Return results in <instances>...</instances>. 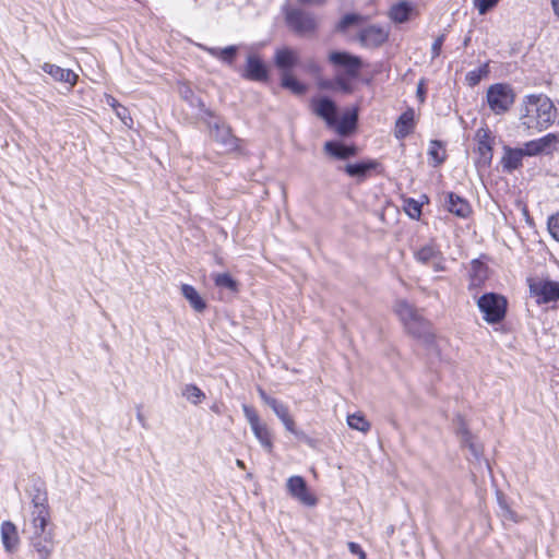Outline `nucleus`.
<instances>
[{
	"label": "nucleus",
	"mask_w": 559,
	"mask_h": 559,
	"mask_svg": "<svg viewBox=\"0 0 559 559\" xmlns=\"http://www.w3.org/2000/svg\"><path fill=\"white\" fill-rule=\"evenodd\" d=\"M476 140L480 163L489 165L492 159V146L489 130L485 128L478 129L476 132Z\"/></svg>",
	"instance_id": "16"
},
{
	"label": "nucleus",
	"mask_w": 559,
	"mask_h": 559,
	"mask_svg": "<svg viewBox=\"0 0 559 559\" xmlns=\"http://www.w3.org/2000/svg\"><path fill=\"white\" fill-rule=\"evenodd\" d=\"M358 21H359V16L358 15H356V14H346L345 16H343L340 20V22L337 23L336 28L338 31H341V32H344L348 27H350L352 25L357 24Z\"/></svg>",
	"instance_id": "42"
},
{
	"label": "nucleus",
	"mask_w": 559,
	"mask_h": 559,
	"mask_svg": "<svg viewBox=\"0 0 559 559\" xmlns=\"http://www.w3.org/2000/svg\"><path fill=\"white\" fill-rule=\"evenodd\" d=\"M138 419H139L140 421H142V420H143V416H142V414H141V413H138Z\"/></svg>",
	"instance_id": "59"
},
{
	"label": "nucleus",
	"mask_w": 559,
	"mask_h": 559,
	"mask_svg": "<svg viewBox=\"0 0 559 559\" xmlns=\"http://www.w3.org/2000/svg\"><path fill=\"white\" fill-rule=\"evenodd\" d=\"M287 431L292 433H297L295 421L290 415L285 416L284 418L280 419Z\"/></svg>",
	"instance_id": "50"
},
{
	"label": "nucleus",
	"mask_w": 559,
	"mask_h": 559,
	"mask_svg": "<svg viewBox=\"0 0 559 559\" xmlns=\"http://www.w3.org/2000/svg\"><path fill=\"white\" fill-rule=\"evenodd\" d=\"M551 5L555 14L559 16V0H551Z\"/></svg>",
	"instance_id": "55"
},
{
	"label": "nucleus",
	"mask_w": 559,
	"mask_h": 559,
	"mask_svg": "<svg viewBox=\"0 0 559 559\" xmlns=\"http://www.w3.org/2000/svg\"><path fill=\"white\" fill-rule=\"evenodd\" d=\"M526 156L524 147L512 148L510 146L503 147V155L501 157V166L503 171L512 173L522 167V159Z\"/></svg>",
	"instance_id": "15"
},
{
	"label": "nucleus",
	"mask_w": 559,
	"mask_h": 559,
	"mask_svg": "<svg viewBox=\"0 0 559 559\" xmlns=\"http://www.w3.org/2000/svg\"><path fill=\"white\" fill-rule=\"evenodd\" d=\"M41 69L45 73L49 74L55 81L68 83L70 86H73L76 83L78 75L69 69H63L59 66L49 62H45L41 66Z\"/></svg>",
	"instance_id": "18"
},
{
	"label": "nucleus",
	"mask_w": 559,
	"mask_h": 559,
	"mask_svg": "<svg viewBox=\"0 0 559 559\" xmlns=\"http://www.w3.org/2000/svg\"><path fill=\"white\" fill-rule=\"evenodd\" d=\"M557 109L549 97L532 94L524 97L520 107V123L531 133L548 129L556 120Z\"/></svg>",
	"instance_id": "2"
},
{
	"label": "nucleus",
	"mask_w": 559,
	"mask_h": 559,
	"mask_svg": "<svg viewBox=\"0 0 559 559\" xmlns=\"http://www.w3.org/2000/svg\"><path fill=\"white\" fill-rule=\"evenodd\" d=\"M377 165L378 164L374 160H367L357 164H347L344 167V170L349 177L362 180L377 167Z\"/></svg>",
	"instance_id": "23"
},
{
	"label": "nucleus",
	"mask_w": 559,
	"mask_h": 559,
	"mask_svg": "<svg viewBox=\"0 0 559 559\" xmlns=\"http://www.w3.org/2000/svg\"><path fill=\"white\" fill-rule=\"evenodd\" d=\"M210 135L225 152H235L239 148V139L236 138L228 126L215 121L210 123Z\"/></svg>",
	"instance_id": "11"
},
{
	"label": "nucleus",
	"mask_w": 559,
	"mask_h": 559,
	"mask_svg": "<svg viewBox=\"0 0 559 559\" xmlns=\"http://www.w3.org/2000/svg\"><path fill=\"white\" fill-rule=\"evenodd\" d=\"M485 74H486V69L479 68V69L473 70V71H469L466 74V80L471 86H475L480 82L483 75H485Z\"/></svg>",
	"instance_id": "44"
},
{
	"label": "nucleus",
	"mask_w": 559,
	"mask_h": 559,
	"mask_svg": "<svg viewBox=\"0 0 559 559\" xmlns=\"http://www.w3.org/2000/svg\"><path fill=\"white\" fill-rule=\"evenodd\" d=\"M298 2L302 5L321 7L326 2V0H298Z\"/></svg>",
	"instance_id": "52"
},
{
	"label": "nucleus",
	"mask_w": 559,
	"mask_h": 559,
	"mask_svg": "<svg viewBox=\"0 0 559 559\" xmlns=\"http://www.w3.org/2000/svg\"><path fill=\"white\" fill-rule=\"evenodd\" d=\"M412 7L406 2L393 5L390 10V17L397 23H403L408 19Z\"/></svg>",
	"instance_id": "37"
},
{
	"label": "nucleus",
	"mask_w": 559,
	"mask_h": 559,
	"mask_svg": "<svg viewBox=\"0 0 559 559\" xmlns=\"http://www.w3.org/2000/svg\"><path fill=\"white\" fill-rule=\"evenodd\" d=\"M298 52L287 47L277 49L274 56V62L282 72H290V70L298 63Z\"/></svg>",
	"instance_id": "19"
},
{
	"label": "nucleus",
	"mask_w": 559,
	"mask_h": 559,
	"mask_svg": "<svg viewBox=\"0 0 559 559\" xmlns=\"http://www.w3.org/2000/svg\"><path fill=\"white\" fill-rule=\"evenodd\" d=\"M324 152L337 159H347L355 156L357 151L355 146L345 145L338 141H329L324 144Z\"/></svg>",
	"instance_id": "21"
},
{
	"label": "nucleus",
	"mask_w": 559,
	"mask_h": 559,
	"mask_svg": "<svg viewBox=\"0 0 559 559\" xmlns=\"http://www.w3.org/2000/svg\"><path fill=\"white\" fill-rule=\"evenodd\" d=\"M272 403H273V406L271 408L273 409V412L280 419L289 415L288 407L286 405H284L283 403L278 402V401L272 402Z\"/></svg>",
	"instance_id": "46"
},
{
	"label": "nucleus",
	"mask_w": 559,
	"mask_h": 559,
	"mask_svg": "<svg viewBox=\"0 0 559 559\" xmlns=\"http://www.w3.org/2000/svg\"><path fill=\"white\" fill-rule=\"evenodd\" d=\"M404 210L413 219H418L421 215V204L414 199H406L404 201Z\"/></svg>",
	"instance_id": "39"
},
{
	"label": "nucleus",
	"mask_w": 559,
	"mask_h": 559,
	"mask_svg": "<svg viewBox=\"0 0 559 559\" xmlns=\"http://www.w3.org/2000/svg\"><path fill=\"white\" fill-rule=\"evenodd\" d=\"M447 206L449 212L457 215L459 217H466L471 211L469 204L454 193H448Z\"/></svg>",
	"instance_id": "29"
},
{
	"label": "nucleus",
	"mask_w": 559,
	"mask_h": 559,
	"mask_svg": "<svg viewBox=\"0 0 559 559\" xmlns=\"http://www.w3.org/2000/svg\"><path fill=\"white\" fill-rule=\"evenodd\" d=\"M394 309L405 329L419 316V312L405 300H399Z\"/></svg>",
	"instance_id": "27"
},
{
	"label": "nucleus",
	"mask_w": 559,
	"mask_h": 559,
	"mask_svg": "<svg viewBox=\"0 0 559 559\" xmlns=\"http://www.w3.org/2000/svg\"><path fill=\"white\" fill-rule=\"evenodd\" d=\"M181 294L188 300L193 310L197 312H202L205 310L206 302L193 286L189 284H182Z\"/></svg>",
	"instance_id": "24"
},
{
	"label": "nucleus",
	"mask_w": 559,
	"mask_h": 559,
	"mask_svg": "<svg viewBox=\"0 0 559 559\" xmlns=\"http://www.w3.org/2000/svg\"><path fill=\"white\" fill-rule=\"evenodd\" d=\"M348 546V550L353 554V555H356L358 556L359 559H366V552L362 550V548L360 547V545H358L357 543H354V542H349L347 544Z\"/></svg>",
	"instance_id": "47"
},
{
	"label": "nucleus",
	"mask_w": 559,
	"mask_h": 559,
	"mask_svg": "<svg viewBox=\"0 0 559 559\" xmlns=\"http://www.w3.org/2000/svg\"><path fill=\"white\" fill-rule=\"evenodd\" d=\"M329 61L335 68L343 70L349 78H356L362 67V61L359 57L346 51L330 52Z\"/></svg>",
	"instance_id": "9"
},
{
	"label": "nucleus",
	"mask_w": 559,
	"mask_h": 559,
	"mask_svg": "<svg viewBox=\"0 0 559 559\" xmlns=\"http://www.w3.org/2000/svg\"><path fill=\"white\" fill-rule=\"evenodd\" d=\"M335 84L343 93L350 94L353 92L350 83L342 75L336 76Z\"/></svg>",
	"instance_id": "45"
},
{
	"label": "nucleus",
	"mask_w": 559,
	"mask_h": 559,
	"mask_svg": "<svg viewBox=\"0 0 559 559\" xmlns=\"http://www.w3.org/2000/svg\"><path fill=\"white\" fill-rule=\"evenodd\" d=\"M487 103L496 115L507 112L514 103V92L508 84L497 83L487 91Z\"/></svg>",
	"instance_id": "4"
},
{
	"label": "nucleus",
	"mask_w": 559,
	"mask_h": 559,
	"mask_svg": "<svg viewBox=\"0 0 559 559\" xmlns=\"http://www.w3.org/2000/svg\"><path fill=\"white\" fill-rule=\"evenodd\" d=\"M287 431L292 433H297L295 421L290 415L285 416L284 418L280 419Z\"/></svg>",
	"instance_id": "49"
},
{
	"label": "nucleus",
	"mask_w": 559,
	"mask_h": 559,
	"mask_svg": "<svg viewBox=\"0 0 559 559\" xmlns=\"http://www.w3.org/2000/svg\"><path fill=\"white\" fill-rule=\"evenodd\" d=\"M414 111L407 110L403 112L395 124V136L397 139L406 138L413 130Z\"/></svg>",
	"instance_id": "28"
},
{
	"label": "nucleus",
	"mask_w": 559,
	"mask_h": 559,
	"mask_svg": "<svg viewBox=\"0 0 559 559\" xmlns=\"http://www.w3.org/2000/svg\"><path fill=\"white\" fill-rule=\"evenodd\" d=\"M500 0H473L475 9L480 15L486 14L489 10L495 8Z\"/></svg>",
	"instance_id": "40"
},
{
	"label": "nucleus",
	"mask_w": 559,
	"mask_h": 559,
	"mask_svg": "<svg viewBox=\"0 0 559 559\" xmlns=\"http://www.w3.org/2000/svg\"><path fill=\"white\" fill-rule=\"evenodd\" d=\"M394 309L405 329L419 316V312L405 300H399Z\"/></svg>",
	"instance_id": "26"
},
{
	"label": "nucleus",
	"mask_w": 559,
	"mask_h": 559,
	"mask_svg": "<svg viewBox=\"0 0 559 559\" xmlns=\"http://www.w3.org/2000/svg\"><path fill=\"white\" fill-rule=\"evenodd\" d=\"M115 111H116V115L119 118L123 119L124 112H126V108L124 107L120 106V108L115 109Z\"/></svg>",
	"instance_id": "56"
},
{
	"label": "nucleus",
	"mask_w": 559,
	"mask_h": 559,
	"mask_svg": "<svg viewBox=\"0 0 559 559\" xmlns=\"http://www.w3.org/2000/svg\"><path fill=\"white\" fill-rule=\"evenodd\" d=\"M530 292L538 304L559 300V282L550 280H530Z\"/></svg>",
	"instance_id": "8"
},
{
	"label": "nucleus",
	"mask_w": 559,
	"mask_h": 559,
	"mask_svg": "<svg viewBox=\"0 0 559 559\" xmlns=\"http://www.w3.org/2000/svg\"><path fill=\"white\" fill-rule=\"evenodd\" d=\"M287 492L301 504L314 507L318 502L316 496L309 490L301 476H290L286 481Z\"/></svg>",
	"instance_id": "10"
},
{
	"label": "nucleus",
	"mask_w": 559,
	"mask_h": 559,
	"mask_svg": "<svg viewBox=\"0 0 559 559\" xmlns=\"http://www.w3.org/2000/svg\"><path fill=\"white\" fill-rule=\"evenodd\" d=\"M286 22L292 29L300 35L314 32L319 24L318 17L313 13L292 8L286 10Z\"/></svg>",
	"instance_id": "7"
},
{
	"label": "nucleus",
	"mask_w": 559,
	"mask_h": 559,
	"mask_svg": "<svg viewBox=\"0 0 559 559\" xmlns=\"http://www.w3.org/2000/svg\"><path fill=\"white\" fill-rule=\"evenodd\" d=\"M443 41H444V35H441L436 38V40L433 41V44L431 46L432 58H436L440 55Z\"/></svg>",
	"instance_id": "48"
},
{
	"label": "nucleus",
	"mask_w": 559,
	"mask_h": 559,
	"mask_svg": "<svg viewBox=\"0 0 559 559\" xmlns=\"http://www.w3.org/2000/svg\"><path fill=\"white\" fill-rule=\"evenodd\" d=\"M413 255L418 263L430 266L435 272L445 271V258L435 240L415 248Z\"/></svg>",
	"instance_id": "5"
},
{
	"label": "nucleus",
	"mask_w": 559,
	"mask_h": 559,
	"mask_svg": "<svg viewBox=\"0 0 559 559\" xmlns=\"http://www.w3.org/2000/svg\"><path fill=\"white\" fill-rule=\"evenodd\" d=\"M313 110L319 117L324 119L330 127L336 124V106L331 99L322 97L314 100Z\"/></svg>",
	"instance_id": "17"
},
{
	"label": "nucleus",
	"mask_w": 559,
	"mask_h": 559,
	"mask_svg": "<svg viewBox=\"0 0 559 559\" xmlns=\"http://www.w3.org/2000/svg\"><path fill=\"white\" fill-rule=\"evenodd\" d=\"M182 395L193 405H199L206 399L205 393L194 384H186Z\"/></svg>",
	"instance_id": "36"
},
{
	"label": "nucleus",
	"mask_w": 559,
	"mask_h": 559,
	"mask_svg": "<svg viewBox=\"0 0 559 559\" xmlns=\"http://www.w3.org/2000/svg\"><path fill=\"white\" fill-rule=\"evenodd\" d=\"M487 278V267L479 261L472 262L469 287H478Z\"/></svg>",
	"instance_id": "32"
},
{
	"label": "nucleus",
	"mask_w": 559,
	"mask_h": 559,
	"mask_svg": "<svg viewBox=\"0 0 559 559\" xmlns=\"http://www.w3.org/2000/svg\"><path fill=\"white\" fill-rule=\"evenodd\" d=\"M246 78L253 81H264L267 79V70L265 64L259 57L252 55L247 59Z\"/></svg>",
	"instance_id": "20"
},
{
	"label": "nucleus",
	"mask_w": 559,
	"mask_h": 559,
	"mask_svg": "<svg viewBox=\"0 0 559 559\" xmlns=\"http://www.w3.org/2000/svg\"><path fill=\"white\" fill-rule=\"evenodd\" d=\"M309 69L313 72H317L319 70L318 66L314 62H309L308 64Z\"/></svg>",
	"instance_id": "57"
},
{
	"label": "nucleus",
	"mask_w": 559,
	"mask_h": 559,
	"mask_svg": "<svg viewBox=\"0 0 559 559\" xmlns=\"http://www.w3.org/2000/svg\"><path fill=\"white\" fill-rule=\"evenodd\" d=\"M457 433L461 438V442L471 450L475 457H478L481 454V447L474 442V438L464 423H461L457 427Z\"/></svg>",
	"instance_id": "30"
},
{
	"label": "nucleus",
	"mask_w": 559,
	"mask_h": 559,
	"mask_svg": "<svg viewBox=\"0 0 559 559\" xmlns=\"http://www.w3.org/2000/svg\"><path fill=\"white\" fill-rule=\"evenodd\" d=\"M559 145V134L548 133L539 139L528 141L524 144L526 156H536L539 154L549 155L557 150Z\"/></svg>",
	"instance_id": "12"
},
{
	"label": "nucleus",
	"mask_w": 559,
	"mask_h": 559,
	"mask_svg": "<svg viewBox=\"0 0 559 559\" xmlns=\"http://www.w3.org/2000/svg\"><path fill=\"white\" fill-rule=\"evenodd\" d=\"M1 540L7 551L11 552L16 549L19 545V534L16 526L12 522L4 521L1 524Z\"/></svg>",
	"instance_id": "22"
},
{
	"label": "nucleus",
	"mask_w": 559,
	"mask_h": 559,
	"mask_svg": "<svg viewBox=\"0 0 559 559\" xmlns=\"http://www.w3.org/2000/svg\"><path fill=\"white\" fill-rule=\"evenodd\" d=\"M105 99H106V104L108 106H110L114 110L117 109V108H120V104L118 103V100L112 97L111 95H105Z\"/></svg>",
	"instance_id": "53"
},
{
	"label": "nucleus",
	"mask_w": 559,
	"mask_h": 559,
	"mask_svg": "<svg viewBox=\"0 0 559 559\" xmlns=\"http://www.w3.org/2000/svg\"><path fill=\"white\" fill-rule=\"evenodd\" d=\"M31 551L35 559H50L55 550L56 542L53 532L47 530L50 522V509L48 495L43 484L34 485L31 491Z\"/></svg>",
	"instance_id": "1"
},
{
	"label": "nucleus",
	"mask_w": 559,
	"mask_h": 559,
	"mask_svg": "<svg viewBox=\"0 0 559 559\" xmlns=\"http://www.w3.org/2000/svg\"><path fill=\"white\" fill-rule=\"evenodd\" d=\"M428 156L432 166H439L445 159V150L441 142L431 141L428 148Z\"/></svg>",
	"instance_id": "34"
},
{
	"label": "nucleus",
	"mask_w": 559,
	"mask_h": 559,
	"mask_svg": "<svg viewBox=\"0 0 559 559\" xmlns=\"http://www.w3.org/2000/svg\"><path fill=\"white\" fill-rule=\"evenodd\" d=\"M282 86L294 94L301 95L306 92V85L300 83L289 71L282 72Z\"/></svg>",
	"instance_id": "33"
},
{
	"label": "nucleus",
	"mask_w": 559,
	"mask_h": 559,
	"mask_svg": "<svg viewBox=\"0 0 559 559\" xmlns=\"http://www.w3.org/2000/svg\"><path fill=\"white\" fill-rule=\"evenodd\" d=\"M357 112L356 110L346 112L336 124V132L341 135L349 134L356 127Z\"/></svg>",
	"instance_id": "31"
},
{
	"label": "nucleus",
	"mask_w": 559,
	"mask_h": 559,
	"mask_svg": "<svg viewBox=\"0 0 559 559\" xmlns=\"http://www.w3.org/2000/svg\"><path fill=\"white\" fill-rule=\"evenodd\" d=\"M388 39V31L378 25H370L359 33V41L365 47H378Z\"/></svg>",
	"instance_id": "13"
},
{
	"label": "nucleus",
	"mask_w": 559,
	"mask_h": 559,
	"mask_svg": "<svg viewBox=\"0 0 559 559\" xmlns=\"http://www.w3.org/2000/svg\"><path fill=\"white\" fill-rule=\"evenodd\" d=\"M548 230L552 238L559 241V213L548 218Z\"/></svg>",
	"instance_id": "43"
},
{
	"label": "nucleus",
	"mask_w": 559,
	"mask_h": 559,
	"mask_svg": "<svg viewBox=\"0 0 559 559\" xmlns=\"http://www.w3.org/2000/svg\"><path fill=\"white\" fill-rule=\"evenodd\" d=\"M242 412H243L246 419L248 420V423L250 425V428H251L254 437L258 439L261 447L265 451L272 452L273 438H272V433H271L267 425L260 419L257 411L253 407L243 404Z\"/></svg>",
	"instance_id": "6"
},
{
	"label": "nucleus",
	"mask_w": 559,
	"mask_h": 559,
	"mask_svg": "<svg viewBox=\"0 0 559 559\" xmlns=\"http://www.w3.org/2000/svg\"><path fill=\"white\" fill-rule=\"evenodd\" d=\"M258 392H259V395H260L261 400H262L266 405H269L270 407H272V406H273V403H272V402H276V401H277V400H275V399H273V397L269 396V395L264 392V390H262V389H259V390H258Z\"/></svg>",
	"instance_id": "51"
},
{
	"label": "nucleus",
	"mask_w": 559,
	"mask_h": 559,
	"mask_svg": "<svg viewBox=\"0 0 559 559\" xmlns=\"http://www.w3.org/2000/svg\"><path fill=\"white\" fill-rule=\"evenodd\" d=\"M201 47L203 50H205L212 57L217 58L227 64L234 63L235 58L237 56V51H238V47L234 46V45L225 47V48L206 47V46H201Z\"/></svg>",
	"instance_id": "25"
},
{
	"label": "nucleus",
	"mask_w": 559,
	"mask_h": 559,
	"mask_svg": "<svg viewBox=\"0 0 559 559\" xmlns=\"http://www.w3.org/2000/svg\"><path fill=\"white\" fill-rule=\"evenodd\" d=\"M477 306L483 319L489 324L501 322L507 312V299L495 293L484 294L477 299Z\"/></svg>",
	"instance_id": "3"
},
{
	"label": "nucleus",
	"mask_w": 559,
	"mask_h": 559,
	"mask_svg": "<svg viewBox=\"0 0 559 559\" xmlns=\"http://www.w3.org/2000/svg\"><path fill=\"white\" fill-rule=\"evenodd\" d=\"M405 330L426 345L433 343L435 334L431 331V326L420 314Z\"/></svg>",
	"instance_id": "14"
},
{
	"label": "nucleus",
	"mask_w": 559,
	"mask_h": 559,
	"mask_svg": "<svg viewBox=\"0 0 559 559\" xmlns=\"http://www.w3.org/2000/svg\"><path fill=\"white\" fill-rule=\"evenodd\" d=\"M236 464H237L238 467L245 468V463L241 460H237Z\"/></svg>",
	"instance_id": "58"
},
{
	"label": "nucleus",
	"mask_w": 559,
	"mask_h": 559,
	"mask_svg": "<svg viewBox=\"0 0 559 559\" xmlns=\"http://www.w3.org/2000/svg\"><path fill=\"white\" fill-rule=\"evenodd\" d=\"M347 424L352 429L367 432L370 430V423L360 414H352L347 416Z\"/></svg>",
	"instance_id": "38"
},
{
	"label": "nucleus",
	"mask_w": 559,
	"mask_h": 559,
	"mask_svg": "<svg viewBox=\"0 0 559 559\" xmlns=\"http://www.w3.org/2000/svg\"><path fill=\"white\" fill-rule=\"evenodd\" d=\"M499 507H500V516L504 520V521H510V522H519V518L516 515V513L514 511H512L504 501L502 500H499Z\"/></svg>",
	"instance_id": "41"
},
{
	"label": "nucleus",
	"mask_w": 559,
	"mask_h": 559,
	"mask_svg": "<svg viewBox=\"0 0 559 559\" xmlns=\"http://www.w3.org/2000/svg\"><path fill=\"white\" fill-rule=\"evenodd\" d=\"M214 284L219 287L227 289L231 293L238 292V283L228 273H216L213 274Z\"/></svg>",
	"instance_id": "35"
},
{
	"label": "nucleus",
	"mask_w": 559,
	"mask_h": 559,
	"mask_svg": "<svg viewBox=\"0 0 559 559\" xmlns=\"http://www.w3.org/2000/svg\"><path fill=\"white\" fill-rule=\"evenodd\" d=\"M183 98L189 99L192 95V91L189 87H185L180 91Z\"/></svg>",
	"instance_id": "54"
}]
</instances>
